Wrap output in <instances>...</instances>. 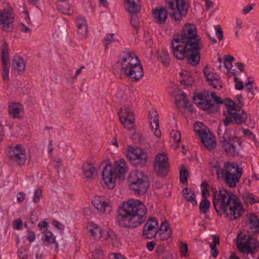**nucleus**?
<instances>
[{"label":"nucleus","instance_id":"473e14b6","mask_svg":"<svg viewBox=\"0 0 259 259\" xmlns=\"http://www.w3.org/2000/svg\"><path fill=\"white\" fill-rule=\"evenodd\" d=\"M20 108L18 105L16 104H13L9 106V114L14 118H19L20 112Z\"/></svg>","mask_w":259,"mask_h":259},{"label":"nucleus","instance_id":"4c0bfd02","mask_svg":"<svg viewBox=\"0 0 259 259\" xmlns=\"http://www.w3.org/2000/svg\"><path fill=\"white\" fill-rule=\"evenodd\" d=\"M89 231L91 233V235L95 238H100L101 237L102 232V229L97 225L94 224L93 225L91 226Z\"/></svg>","mask_w":259,"mask_h":259},{"label":"nucleus","instance_id":"cd10ccee","mask_svg":"<svg viewBox=\"0 0 259 259\" xmlns=\"http://www.w3.org/2000/svg\"><path fill=\"white\" fill-rule=\"evenodd\" d=\"M126 4L125 10L131 14L138 13L140 11L141 7L138 3L140 0H125Z\"/></svg>","mask_w":259,"mask_h":259},{"label":"nucleus","instance_id":"e2e57ef3","mask_svg":"<svg viewBox=\"0 0 259 259\" xmlns=\"http://www.w3.org/2000/svg\"><path fill=\"white\" fill-rule=\"evenodd\" d=\"M149 119L152 120L153 119L158 118V115L155 111H149Z\"/></svg>","mask_w":259,"mask_h":259},{"label":"nucleus","instance_id":"b1692460","mask_svg":"<svg viewBox=\"0 0 259 259\" xmlns=\"http://www.w3.org/2000/svg\"><path fill=\"white\" fill-rule=\"evenodd\" d=\"M76 25L77 26V36L82 40L85 39L88 34V26L85 18L81 16L77 17Z\"/></svg>","mask_w":259,"mask_h":259},{"label":"nucleus","instance_id":"680f3d73","mask_svg":"<svg viewBox=\"0 0 259 259\" xmlns=\"http://www.w3.org/2000/svg\"><path fill=\"white\" fill-rule=\"evenodd\" d=\"M203 73L205 77L207 78L210 75H213V72L209 71L208 66L206 65L203 69Z\"/></svg>","mask_w":259,"mask_h":259},{"label":"nucleus","instance_id":"bb28decb","mask_svg":"<svg viewBox=\"0 0 259 259\" xmlns=\"http://www.w3.org/2000/svg\"><path fill=\"white\" fill-rule=\"evenodd\" d=\"M82 170L85 177L88 179H93L96 176V168L91 163L87 162L82 165Z\"/></svg>","mask_w":259,"mask_h":259},{"label":"nucleus","instance_id":"1a4fd4ad","mask_svg":"<svg viewBox=\"0 0 259 259\" xmlns=\"http://www.w3.org/2000/svg\"><path fill=\"white\" fill-rule=\"evenodd\" d=\"M176 42L187 43L190 46L202 44L200 37L197 35L196 26L192 24H185L180 36L174 38Z\"/></svg>","mask_w":259,"mask_h":259},{"label":"nucleus","instance_id":"39448f33","mask_svg":"<svg viewBox=\"0 0 259 259\" xmlns=\"http://www.w3.org/2000/svg\"><path fill=\"white\" fill-rule=\"evenodd\" d=\"M192 99L199 108L209 114L217 113L220 108L218 105L224 104V100L217 96L214 92L209 94L208 91L195 93Z\"/></svg>","mask_w":259,"mask_h":259},{"label":"nucleus","instance_id":"72a5a7b5","mask_svg":"<svg viewBox=\"0 0 259 259\" xmlns=\"http://www.w3.org/2000/svg\"><path fill=\"white\" fill-rule=\"evenodd\" d=\"M210 203L207 199L203 198L199 204V209L201 213L206 214L209 211Z\"/></svg>","mask_w":259,"mask_h":259},{"label":"nucleus","instance_id":"6ab92c4d","mask_svg":"<svg viewBox=\"0 0 259 259\" xmlns=\"http://www.w3.org/2000/svg\"><path fill=\"white\" fill-rule=\"evenodd\" d=\"M248 118L247 113L242 109L240 111L233 112L232 115L228 116L223 121L224 125L227 127L231 123L241 125L245 124Z\"/></svg>","mask_w":259,"mask_h":259},{"label":"nucleus","instance_id":"338daca9","mask_svg":"<svg viewBox=\"0 0 259 259\" xmlns=\"http://www.w3.org/2000/svg\"><path fill=\"white\" fill-rule=\"evenodd\" d=\"M25 195V194L23 192H20L17 195V201L18 202H23L25 199L24 196Z\"/></svg>","mask_w":259,"mask_h":259},{"label":"nucleus","instance_id":"a19ab883","mask_svg":"<svg viewBox=\"0 0 259 259\" xmlns=\"http://www.w3.org/2000/svg\"><path fill=\"white\" fill-rule=\"evenodd\" d=\"M186 97V95L184 92L180 94H177L176 95L175 98V101L177 108H181L182 106L181 103L184 101Z\"/></svg>","mask_w":259,"mask_h":259},{"label":"nucleus","instance_id":"a18cd8bd","mask_svg":"<svg viewBox=\"0 0 259 259\" xmlns=\"http://www.w3.org/2000/svg\"><path fill=\"white\" fill-rule=\"evenodd\" d=\"M171 138L174 139V142L179 143L181 141V135L180 132L178 131H172L170 133Z\"/></svg>","mask_w":259,"mask_h":259},{"label":"nucleus","instance_id":"6e6d98bb","mask_svg":"<svg viewBox=\"0 0 259 259\" xmlns=\"http://www.w3.org/2000/svg\"><path fill=\"white\" fill-rule=\"evenodd\" d=\"M52 224L55 227H56L60 231H63L64 230V226L57 220H54L52 222Z\"/></svg>","mask_w":259,"mask_h":259},{"label":"nucleus","instance_id":"603ef678","mask_svg":"<svg viewBox=\"0 0 259 259\" xmlns=\"http://www.w3.org/2000/svg\"><path fill=\"white\" fill-rule=\"evenodd\" d=\"M180 251L183 255H186L188 251V246L186 243L181 242L180 246Z\"/></svg>","mask_w":259,"mask_h":259},{"label":"nucleus","instance_id":"49530a36","mask_svg":"<svg viewBox=\"0 0 259 259\" xmlns=\"http://www.w3.org/2000/svg\"><path fill=\"white\" fill-rule=\"evenodd\" d=\"M42 196V191L40 188L37 189L34 192V197L33 198V201L34 203H38L40 197Z\"/></svg>","mask_w":259,"mask_h":259},{"label":"nucleus","instance_id":"5fc2aeb1","mask_svg":"<svg viewBox=\"0 0 259 259\" xmlns=\"http://www.w3.org/2000/svg\"><path fill=\"white\" fill-rule=\"evenodd\" d=\"M22 226V221L20 219H16L14 221L13 227L15 229L19 230Z\"/></svg>","mask_w":259,"mask_h":259},{"label":"nucleus","instance_id":"0e129e2a","mask_svg":"<svg viewBox=\"0 0 259 259\" xmlns=\"http://www.w3.org/2000/svg\"><path fill=\"white\" fill-rule=\"evenodd\" d=\"M253 9V5H248L246 6L242 10V13L243 14H246L248 13L251 10H252Z\"/></svg>","mask_w":259,"mask_h":259},{"label":"nucleus","instance_id":"a211bd4d","mask_svg":"<svg viewBox=\"0 0 259 259\" xmlns=\"http://www.w3.org/2000/svg\"><path fill=\"white\" fill-rule=\"evenodd\" d=\"M203 47L202 44L193 45L189 49L185 57L188 63L193 66L198 65L200 61V51Z\"/></svg>","mask_w":259,"mask_h":259},{"label":"nucleus","instance_id":"ea45409f","mask_svg":"<svg viewBox=\"0 0 259 259\" xmlns=\"http://www.w3.org/2000/svg\"><path fill=\"white\" fill-rule=\"evenodd\" d=\"M234 59L232 56L231 55H225L224 60V66L226 68L230 70L232 67V62L234 61Z\"/></svg>","mask_w":259,"mask_h":259},{"label":"nucleus","instance_id":"20e7f679","mask_svg":"<svg viewBox=\"0 0 259 259\" xmlns=\"http://www.w3.org/2000/svg\"><path fill=\"white\" fill-rule=\"evenodd\" d=\"M123 53L126 56L121 58V70L133 81L139 80L144 75L143 67L140 60L133 52L127 49L123 51Z\"/></svg>","mask_w":259,"mask_h":259},{"label":"nucleus","instance_id":"393cba45","mask_svg":"<svg viewBox=\"0 0 259 259\" xmlns=\"http://www.w3.org/2000/svg\"><path fill=\"white\" fill-rule=\"evenodd\" d=\"M224 105L226 107V110L224 111L223 115L226 117L232 115L233 112L240 111L241 107L235 103V102L230 98H227L224 100Z\"/></svg>","mask_w":259,"mask_h":259},{"label":"nucleus","instance_id":"6e6552de","mask_svg":"<svg viewBox=\"0 0 259 259\" xmlns=\"http://www.w3.org/2000/svg\"><path fill=\"white\" fill-rule=\"evenodd\" d=\"M221 174L226 184L230 188H235L240 181L242 171L237 163L228 161L225 163Z\"/></svg>","mask_w":259,"mask_h":259},{"label":"nucleus","instance_id":"2eb2a0df","mask_svg":"<svg viewBox=\"0 0 259 259\" xmlns=\"http://www.w3.org/2000/svg\"><path fill=\"white\" fill-rule=\"evenodd\" d=\"M14 18L11 8L0 10V25L2 29L6 32L12 31L13 29Z\"/></svg>","mask_w":259,"mask_h":259},{"label":"nucleus","instance_id":"4d7b16f0","mask_svg":"<svg viewBox=\"0 0 259 259\" xmlns=\"http://www.w3.org/2000/svg\"><path fill=\"white\" fill-rule=\"evenodd\" d=\"M156 245V243L154 241L148 242L146 243V247L149 251H151L154 250Z\"/></svg>","mask_w":259,"mask_h":259},{"label":"nucleus","instance_id":"58836bf2","mask_svg":"<svg viewBox=\"0 0 259 259\" xmlns=\"http://www.w3.org/2000/svg\"><path fill=\"white\" fill-rule=\"evenodd\" d=\"M189 176V172L188 170L184 166H183L180 171V180L183 184H185L188 182V177Z\"/></svg>","mask_w":259,"mask_h":259},{"label":"nucleus","instance_id":"4468645a","mask_svg":"<svg viewBox=\"0 0 259 259\" xmlns=\"http://www.w3.org/2000/svg\"><path fill=\"white\" fill-rule=\"evenodd\" d=\"M0 48L2 51V61L3 65L2 76L4 82L8 83L10 80L9 64L10 63V60L9 58L8 45L7 43L5 41H3Z\"/></svg>","mask_w":259,"mask_h":259},{"label":"nucleus","instance_id":"8fccbe9b","mask_svg":"<svg viewBox=\"0 0 259 259\" xmlns=\"http://www.w3.org/2000/svg\"><path fill=\"white\" fill-rule=\"evenodd\" d=\"M26 250L25 248L22 247L19 249L17 253L18 257L21 259H27L28 255L25 252Z\"/></svg>","mask_w":259,"mask_h":259},{"label":"nucleus","instance_id":"f257e3e1","mask_svg":"<svg viewBox=\"0 0 259 259\" xmlns=\"http://www.w3.org/2000/svg\"><path fill=\"white\" fill-rule=\"evenodd\" d=\"M213 193L212 203L218 215L223 213L232 221L240 217L244 212L243 205L234 194L229 192L223 188H220L219 193L215 188L212 187Z\"/></svg>","mask_w":259,"mask_h":259},{"label":"nucleus","instance_id":"e433bc0d","mask_svg":"<svg viewBox=\"0 0 259 259\" xmlns=\"http://www.w3.org/2000/svg\"><path fill=\"white\" fill-rule=\"evenodd\" d=\"M243 200L245 203L253 204L258 202L257 198L255 197L252 193H247L243 197Z\"/></svg>","mask_w":259,"mask_h":259},{"label":"nucleus","instance_id":"c9c22d12","mask_svg":"<svg viewBox=\"0 0 259 259\" xmlns=\"http://www.w3.org/2000/svg\"><path fill=\"white\" fill-rule=\"evenodd\" d=\"M150 126L151 128L154 130V135L157 137H160L161 136V132L159 130V125L158 122V118L153 119L152 120L150 121Z\"/></svg>","mask_w":259,"mask_h":259},{"label":"nucleus","instance_id":"ddd939ff","mask_svg":"<svg viewBox=\"0 0 259 259\" xmlns=\"http://www.w3.org/2000/svg\"><path fill=\"white\" fill-rule=\"evenodd\" d=\"M168 160V156L165 153H159L156 156L153 167L158 175L161 177L167 175L169 167Z\"/></svg>","mask_w":259,"mask_h":259},{"label":"nucleus","instance_id":"9d476101","mask_svg":"<svg viewBox=\"0 0 259 259\" xmlns=\"http://www.w3.org/2000/svg\"><path fill=\"white\" fill-rule=\"evenodd\" d=\"M126 157L131 164L140 167L145 166L148 162L147 153L140 148L134 149V147H130L127 151Z\"/></svg>","mask_w":259,"mask_h":259},{"label":"nucleus","instance_id":"bf43d9fd","mask_svg":"<svg viewBox=\"0 0 259 259\" xmlns=\"http://www.w3.org/2000/svg\"><path fill=\"white\" fill-rule=\"evenodd\" d=\"M216 35L219 40H222L224 38L223 31L221 28H218L216 31Z\"/></svg>","mask_w":259,"mask_h":259},{"label":"nucleus","instance_id":"052dcab7","mask_svg":"<svg viewBox=\"0 0 259 259\" xmlns=\"http://www.w3.org/2000/svg\"><path fill=\"white\" fill-rule=\"evenodd\" d=\"M20 26L21 31L24 33H29L31 31L29 27H27L25 24L23 23H20Z\"/></svg>","mask_w":259,"mask_h":259},{"label":"nucleus","instance_id":"423d86ee","mask_svg":"<svg viewBox=\"0 0 259 259\" xmlns=\"http://www.w3.org/2000/svg\"><path fill=\"white\" fill-rule=\"evenodd\" d=\"M127 165L124 159L115 161L112 167L111 164L106 163L102 172L105 183L108 188L112 189L115 187L117 178L123 179L124 175L127 171Z\"/></svg>","mask_w":259,"mask_h":259},{"label":"nucleus","instance_id":"c756f323","mask_svg":"<svg viewBox=\"0 0 259 259\" xmlns=\"http://www.w3.org/2000/svg\"><path fill=\"white\" fill-rule=\"evenodd\" d=\"M12 67L18 71H23L25 69L23 59L18 56H15L12 59Z\"/></svg>","mask_w":259,"mask_h":259},{"label":"nucleus","instance_id":"a878e982","mask_svg":"<svg viewBox=\"0 0 259 259\" xmlns=\"http://www.w3.org/2000/svg\"><path fill=\"white\" fill-rule=\"evenodd\" d=\"M249 232L257 235L259 233V218L255 214H250L249 217Z\"/></svg>","mask_w":259,"mask_h":259},{"label":"nucleus","instance_id":"5701e85b","mask_svg":"<svg viewBox=\"0 0 259 259\" xmlns=\"http://www.w3.org/2000/svg\"><path fill=\"white\" fill-rule=\"evenodd\" d=\"M220 145L228 156H233L236 153V146L231 143L230 137L224 135L220 138Z\"/></svg>","mask_w":259,"mask_h":259},{"label":"nucleus","instance_id":"774afa93","mask_svg":"<svg viewBox=\"0 0 259 259\" xmlns=\"http://www.w3.org/2000/svg\"><path fill=\"white\" fill-rule=\"evenodd\" d=\"M236 99L237 100L238 102V105H240L241 107L243 106L244 105L243 101V97L242 95H238L236 97Z\"/></svg>","mask_w":259,"mask_h":259},{"label":"nucleus","instance_id":"4be33fe9","mask_svg":"<svg viewBox=\"0 0 259 259\" xmlns=\"http://www.w3.org/2000/svg\"><path fill=\"white\" fill-rule=\"evenodd\" d=\"M10 157L19 165H24L26 162L25 150L18 144L12 149Z\"/></svg>","mask_w":259,"mask_h":259},{"label":"nucleus","instance_id":"f3484780","mask_svg":"<svg viewBox=\"0 0 259 259\" xmlns=\"http://www.w3.org/2000/svg\"><path fill=\"white\" fill-rule=\"evenodd\" d=\"M134 115V111L126 107H122L118 113L121 123L128 130L134 128L135 120Z\"/></svg>","mask_w":259,"mask_h":259},{"label":"nucleus","instance_id":"9b49d317","mask_svg":"<svg viewBox=\"0 0 259 259\" xmlns=\"http://www.w3.org/2000/svg\"><path fill=\"white\" fill-rule=\"evenodd\" d=\"M237 246L244 253L253 254L256 252L255 250L259 248V242L251 235H244L240 241H237Z\"/></svg>","mask_w":259,"mask_h":259},{"label":"nucleus","instance_id":"0eeeda50","mask_svg":"<svg viewBox=\"0 0 259 259\" xmlns=\"http://www.w3.org/2000/svg\"><path fill=\"white\" fill-rule=\"evenodd\" d=\"M127 181L130 189L137 195L145 194L150 186L148 176L141 170L132 171L129 174Z\"/></svg>","mask_w":259,"mask_h":259},{"label":"nucleus","instance_id":"7c9ffc66","mask_svg":"<svg viewBox=\"0 0 259 259\" xmlns=\"http://www.w3.org/2000/svg\"><path fill=\"white\" fill-rule=\"evenodd\" d=\"M42 240L46 242L47 245L54 243L55 244V250L58 248V243L56 241V237L50 231H47L46 234L42 238Z\"/></svg>","mask_w":259,"mask_h":259},{"label":"nucleus","instance_id":"37998d69","mask_svg":"<svg viewBox=\"0 0 259 259\" xmlns=\"http://www.w3.org/2000/svg\"><path fill=\"white\" fill-rule=\"evenodd\" d=\"M114 34L113 33H108L106 35V37L104 39V41L105 42L104 46L105 51L108 48V45L114 41H115V39H114Z\"/></svg>","mask_w":259,"mask_h":259},{"label":"nucleus","instance_id":"aec40b11","mask_svg":"<svg viewBox=\"0 0 259 259\" xmlns=\"http://www.w3.org/2000/svg\"><path fill=\"white\" fill-rule=\"evenodd\" d=\"M191 46L187 43L176 42L174 38L171 42V48L174 56L177 59L182 60L185 58L187 53V49H189Z\"/></svg>","mask_w":259,"mask_h":259},{"label":"nucleus","instance_id":"3c124183","mask_svg":"<svg viewBox=\"0 0 259 259\" xmlns=\"http://www.w3.org/2000/svg\"><path fill=\"white\" fill-rule=\"evenodd\" d=\"M169 229H170L169 228V224L167 222H162L161 223L160 228H159V230L162 231L163 232H168L169 231Z\"/></svg>","mask_w":259,"mask_h":259},{"label":"nucleus","instance_id":"f8f14e48","mask_svg":"<svg viewBox=\"0 0 259 259\" xmlns=\"http://www.w3.org/2000/svg\"><path fill=\"white\" fill-rule=\"evenodd\" d=\"M200 125L199 129L195 130V131L205 147L209 150H211L215 148L217 144L215 137L202 123H200Z\"/></svg>","mask_w":259,"mask_h":259},{"label":"nucleus","instance_id":"f704fd0d","mask_svg":"<svg viewBox=\"0 0 259 259\" xmlns=\"http://www.w3.org/2000/svg\"><path fill=\"white\" fill-rule=\"evenodd\" d=\"M158 59L165 66H167L169 65L170 62V58L169 54L165 50H162L159 54Z\"/></svg>","mask_w":259,"mask_h":259},{"label":"nucleus","instance_id":"412c9836","mask_svg":"<svg viewBox=\"0 0 259 259\" xmlns=\"http://www.w3.org/2000/svg\"><path fill=\"white\" fill-rule=\"evenodd\" d=\"M95 208L102 213H109L112 211L109 201L104 197L95 196L92 200Z\"/></svg>","mask_w":259,"mask_h":259},{"label":"nucleus","instance_id":"13d9d810","mask_svg":"<svg viewBox=\"0 0 259 259\" xmlns=\"http://www.w3.org/2000/svg\"><path fill=\"white\" fill-rule=\"evenodd\" d=\"M35 239V235L34 232L29 231H28V236L27 240L29 242H32Z\"/></svg>","mask_w":259,"mask_h":259},{"label":"nucleus","instance_id":"de8ad7c7","mask_svg":"<svg viewBox=\"0 0 259 259\" xmlns=\"http://www.w3.org/2000/svg\"><path fill=\"white\" fill-rule=\"evenodd\" d=\"M184 102L183 108L187 109L189 112H192L193 111V105L190 103V100L186 97Z\"/></svg>","mask_w":259,"mask_h":259},{"label":"nucleus","instance_id":"c85d7f7f","mask_svg":"<svg viewBox=\"0 0 259 259\" xmlns=\"http://www.w3.org/2000/svg\"><path fill=\"white\" fill-rule=\"evenodd\" d=\"M182 193L187 201L191 202L193 205H197L195 193L191 189L186 188L183 190Z\"/></svg>","mask_w":259,"mask_h":259},{"label":"nucleus","instance_id":"2f4dec72","mask_svg":"<svg viewBox=\"0 0 259 259\" xmlns=\"http://www.w3.org/2000/svg\"><path fill=\"white\" fill-rule=\"evenodd\" d=\"M221 77L220 76L217 75L215 73L213 72V75H210L209 76L206 78V80L209 83V84L212 85L213 88L220 90L222 89L223 85L221 83H219V86L214 85V83L213 81H219Z\"/></svg>","mask_w":259,"mask_h":259},{"label":"nucleus","instance_id":"f03ea898","mask_svg":"<svg viewBox=\"0 0 259 259\" xmlns=\"http://www.w3.org/2000/svg\"><path fill=\"white\" fill-rule=\"evenodd\" d=\"M147 213V208L141 201L129 200L118 207L116 221L121 227L134 228L145 222Z\"/></svg>","mask_w":259,"mask_h":259},{"label":"nucleus","instance_id":"79ce46f5","mask_svg":"<svg viewBox=\"0 0 259 259\" xmlns=\"http://www.w3.org/2000/svg\"><path fill=\"white\" fill-rule=\"evenodd\" d=\"M131 14L132 15L130 19L131 24L136 30H138L139 28V21L137 15V13Z\"/></svg>","mask_w":259,"mask_h":259},{"label":"nucleus","instance_id":"c03bdc74","mask_svg":"<svg viewBox=\"0 0 259 259\" xmlns=\"http://www.w3.org/2000/svg\"><path fill=\"white\" fill-rule=\"evenodd\" d=\"M208 186V184L205 182H203L201 185L203 198L207 199V196H209L210 195V193L207 189Z\"/></svg>","mask_w":259,"mask_h":259},{"label":"nucleus","instance_id":"69168bd1","mask_svg":"<svg viewBox=\"0 0 259 259\" xmlns=\"http://www.w3.org/2000/svg\"><path fill=\"white\" fill-rule=\"evenodd\" d=\"M108 237H107V240H111V241H113V244L114 243V242L115 241H116V235L113 233H112V234H109V233L108 232Z\"/></svg>","mask_w":259,"mask_h":259},{"label":"nucleus","instance_id":"7ed1b4c3","mask_svg":"<svg viewBox=\"0 0 259 259\" xmlns=\"http://www.w3.org/2000/svg\"><path fill=\"white\" fill-rule=\"evenodd\" d=\"M188 0H165L166 7L156 8L153 11L155 21L159 24L165 23L168 14L175 21L181 20L186 16L188 6Z\"/></svg>","mask_w":259,"mask_h":259},{"label":"nucleus","instance_id":"864d4df0","mask_svg":"<svg viewBox=\"0 0 259 259\" xmlns=\"http://www.w3.org/2000/svg\"><path fill=\"white\" fill-rule=\"evenodd\" d=\"M172 234V230L171 229H169V231L167 232L166 235L164 234V232L161 233L159 234L160 239L162 240H164L170 237Z\"/></svg>","mask_w":259,"mask_h":259},{"label":"nucleus","instance_id":"09e8293b","mask_svg":"<svg viewBox=\"0 0 259 259\" xmlns=\"http://www.w3.org/2000/svg\"><path fill=\"white\" fill-rule=\"evenodd\" d=\"M234 82H235V89L237 90H242L244 89L243 82L241 80H238L237 76L234 77Z\"/></svg>","mask_w":259,"mask_h":259},{"label":"nucleus","instance_id":"dca6fc26","mask_svg":"<svg viewBox=\"0 0 259 259\" xmlns=\"http://www.w3.org/2000/svg\"><path fill=\"white\" fill-rule=\"evenodd\" d=\"M158 222L155 218H149L143 228L142 236L146 239L156 237L158 233Z\"/></svg>","mask_w":259,"mask_h":259}]
</instances>
